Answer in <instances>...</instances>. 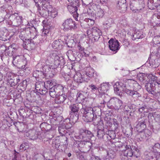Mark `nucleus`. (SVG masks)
Wrapping results in <instances>:
<instances>
[{
    "label": "nucleus",
    "mask_w": 160,
    "mask_h": 160,
    "mask_svg": "<svg viewBox=\"0 0 160 160\" xmlns=\"http://www.w3.org/2000/svg\"><path fill=\"white\" fill-rule=\"evenodd\" d=\"M115 145L116 146H117L118 147L120 148H122L123 147H124L125 148L126 146L124 145L122 142H117L116 143Z\"/></svg>",
    "instance_id": "48"
},
{
    "label": "nucleus",
    "mask_w": 160,
    "mask_h": 160,
    "mask_svg": "<svg viewBox=\"0 0 160 160\" xmlns=\"http://www.w3.org/2000/svg\"><path fill=\"white\" fill-rule=\"evenodd\" d=\"M151 109L150 108L144 105L141 108H140L138 109V111L139 112L143 113L145 115L146 113L149 112Z\"/></svg>",
    "instance_id": "32"
},
{
    "label": "nucleus",
    "mask_w": 160,
    "mask_h": 160,
    "mask_svg": "<svg viewBox=\"0 0 160 160\" xmlns=\"http://www.w3.org/2000/svg\"><path fill=\"white\" fill-rule=\"evenodd\" d=\"M17 155L15 154V156H14V159H13L12 160H17Z\"/></svg>",
    "instance_id": "64"
},
{
    "label": "nucleus",
    "mask_w": 160,
    "mask_h": 160,
    "mask_svg": "<svg viewBox=\"0 0 160 160\" xmlns=\"http://www.w3.org/2000/svg\"><path fill=\"white\" fill-rule=\"evenodd\" d=\"M78 48L79 50V52H82L83 50H84V48L83 47L80 46V45L78 46Z\"/></svg>",
    "instance_id": "54"
},
{
    "label": "nucleus",
    "mask_w": 160,
    "mask_h": 160,
    "mask_svg": "<svg viewBox=\"0 0 160 160\" xmlns=\"http://www.w3.org/2000/svg\"><path fill=\"white\" fill-rule=\"evenodd\" d=\"M23 57L22 56L18 55H13V61L12 63L14 66H17L18 64L22 65L23 63L22 59Z\"/></svg>",
    "instance_id": "17"
},
{
    "label": "nucleus",
    "mask_w": 160,
    "mask_h": 160,
    "mask_svg": "<svg viewBox=\"0 0 160 160\" xmlns=\"http://www.w3.org/2000/svg\"><path fill=\"white\" fill-rule=\"evenodd\" d=\"M117 6L120 9H125L127 8L126 0H118Z\"/></svg>",
    "instance_id": "28"
},
{
    "label": "nucleus",
    "mask_w": 160,
    "mask_h": 160,
    "mask_svg": "<svg viewBox=\"0 0 160 160\" xmlns=\"http://www.w3.org/2000/svg\"><path fill=\"white\" fill-rule=\"evenodd\" d=\"M122 104L123 102L121 100L117 98H113L108 102L107 105L110 109L118 111L120 109Z\"/></svg>",
    "instance_id": "4"
},
{
    "label": "nucleus",
    "mask_w": 160,
    "mask_h": 160,
    "mask_svg": "<svg viewBox=\"0 0 160 160\" xmlns=\"http://www.w3.org/2000/svg\"><path fill=\"white\" fill-rule=\"evenodd\" d=\"M49 33V32L48 30H45L42 31L43 35H47Z\"/></svg>",
    "instance_id": "55"
},
{
    "label": "nucleus",
    "mask_w": 160,
    "mask_h": 160,
    "mask_svg": "<svg viewBox=\"0 0 160 160\" xmlns=\"http://www.w3.org/2000/svg\"><path fill=\"white\" fill-rule=\"evenodd\" d=\"M10 18L12 19V24L14 26H18L22 22V17L19 16L17 13L11 15Z\"/></svg>",
    "instance_id": "12"
},
{
    "label": "nucleus",
    "mask_w": 160,
    "mask_h": 160,
    "mask_svg": "<svg viewBox=\"0 0 160 160\" xmlns=\"http://www.w3.org/2000/svg\"><path fill=\"white\" fill-rule=\"evenodd\" d=\"M12 75L11 73H8L5 76L4 80L7 83H10V81L12 79V77H13V76Z\"/></svg>",
    "instance_id": "37"
},
{
    "label": "nucleus",
    "mask_w": 160,
    "mask_h": 160,
    "mask_svg": "<svg viewBox=\"0 0 160 160\" xmlns=\"http://www.w3.org/2000/svg\"><path fill=\"white\" fill-rule=\"evenodd\" d=\"M141 119H142L139 121L137 125L136 128L138 132H142V131L144 130L146 128V126L145 123V119L144 118H141Z\"/></svg>",
    "instance_id": "15"
},
{
    "label": "nucleus",
    "mask_w": 160,
    "mask_h": 160,
    "mask_svg": "<svg viewBox=\"0 0 160 160\" xmlns=\"http://www.w3.org/2000/svg\"><path fill=\"white\" fill-rule=\"evenodd\" d=\"M85 21L88 22L89 25L92 26L94 23V21L91 19H86Z\"/></svg>",
    "instance_id": "46"
},
{
    "label": "nucleus",
    "mask_w": 160,
    "mask_h": 160,
    "mask_svg": "<svg viewBox=\"0 0 160 160\" xmlns=\"http://www.w3.org/2000/svg\"><path fill=\"white\" fill-rule=\"evenodd\" d=\"M130 72L132 73V74L130 73V75H131L130 76H136V73H135L134 70L131 71H130Z\"/></svg>",
    "instance_id": "56"
},
{
    "label": "nucleus",
    "mask_w": 160,
    "mask_h": 160,
    "mask_svg": "<svg viewBox=\"0 0 160 160\" xmlns=\"http://www.w3.org/2000/svg\"><path fill=\"white\" fill-rule=\"evenodd\" d=\"M58 131L59 132V133L61 135H63V134L62 132V131L61 130V128L60 127H59L58 128Z\"/></svg>",
    "instance_id": "61"
},
{
    "label": "nucleus",
    "mask_w": 160,
    "mask_h": 160,
    "mask_svg": "<svg viewBox=\"0 0 160 160\" xmlns=\"http://www.w3.org/2000/svg\"><path fill=\"white\" fill-rule=\"evenodd\" d=\"M10 83H7V84L10 85L11 87L15 85V83L13 81V79L10 81Z\"/></svg>",
    "instance_id": "53"
},
{
    "label": "nucleus",
    "mask_w": 160,
    "mask_h": 160,
    "mask_svg": "<svg viewBox=\"0 0 160 160\" xmlns=\"http://www.w3.org/2000/svg\"><path fill=\"white\" fill-rule=\"evenodd\" d=\"M49 15L52 18H54L57 15L58 12L55 9L51 8V10H48Z\"/></svg>",
    "instance_id": "35"
},
{
    "label": "nucleus",
    "mask_w": 160,
    "mask_h": 160,
    "mask_svg": "<svg viewBox=\"0 0 160 160\" xmlns=\"http://www.w3.org/2000/svg\"><path fill=\"white\" fill-rule=\"evenodd\" d=\"M132 39L134 40L137 39L142 38L144 37V35L142 34V32L137 31L132 35Z\"/></svg>",
    "instance_id": "29"
},
{
    "label": "nucleus",
    "mask_w": 160,
    "mask_h": 160,
    "mask_svg": "<svg viewBox=\"0 0 160 160\" xmlns=\"http://www.w3.org/2000/svg\"><path fill=\"white\" fill-rule=\"evenodd\" d=\"M107 1L108 0H100V2L102 4H104L106 3Z\"/></svg>",
    "instance_id": "58"
},
{
    "label": "nucleus",
    "mask_w": 160,
    "mask_h": 160,
    "mask_svg": "<svg viewBox=\"0 0 160 160\" xmlns=\"http://www.w3.org/2000/svg\"><path fill=\"white\" fill-rule=\"evenodd\" d=\"M61 41V40H56L54 41L52 44L53 48L57 49L62 48V44Z\"/></svg>",
    "instance_id": "27"
},
{
    "label": "nucleus",
    "mask_w": 160,
    "mask_h": 160,
    "mask_svg": "<svg viewBox=\"0 0 160 160\" xmlns=\"http://www.w3.org/2000/svg\"><path fill=\"white\" fill-rule=\"evenodd\" d=\"M54 57L55 54L50 55L48 57V61L46 62L47 65L46 66H47L48 64L51 65L52 64L54 63V61H55L54 60Z\"/></svg>",
    "instance_id": "33"
},
{
    "label": "nucleus",
    "mask_w": 160,
    "mask_h": 160,
    "mask_svg": "<svg viewBox=\"0 0 160 160\" xmlns=\"http://www.w3.org/2000/svg\"><path fill=\"white\" fill-rule=\"evenodd\" d=\"M88 36L93 41H96L98 40L100 35H102L101 32L97 27H94L91 29H88L87 31Z\"/></svg>",
    "instance_id": "5"
},
{
    "label": "nucleus",
    "mask_w": 160,
    "mask_h": 160,
    "mask_svg": "<svg viewBox=\"0 0 160 160\" xmlns=\"http://www.w3.org/2000/svg\"><path fill=\"white\" fill-rule=\"evenodd\" d=\"M70 37V36L69 35L68 36H67L65 37V39L66 40V41H67L68 42H69V41L67 39H68V38Z\"/></svg>",
    "instance_id": "62"
},
{
    "label": "nucleus",
    "mask_w": 160,
    "mask_h": 160,
    "mask_svg": "<svg viewBox=\"0 0 160 160\" xmlns=\"http://www.w3.org/2000/svg\"><path fill=\"white\" fill-rule=\"evenodd\" d=\"M109 88V84L108 82H105L100 84L98 90L100 91L101 92H105Z\"/></svg>",
    "instance_id": "21"
},
{
    "label": "nucleus",
    "mask_w": 160,
    "mask_h": 160,
    "mask_svg": "<svg viewBox=\"0 0 160 160\" xmlns=\"http://www.w3.org/2000/svg\"><path fill=\"white\" fill-rule=\"evenodd\" d=\"M54 60V63L52 64L51 65L48 64L47 66H45L44 68L46 69H47L48 71H49L50 69L55 68L56 66L64 64L65 63V60L62 57H59L55 54Z\"/></svg>",
    "instance_id": "7"
},
{
    "label": "nucleus",
    "mask_w": 160,
    "mask_h": 160,
    "mask_svg": "<svg viewBox=\"0 0 160 160\" xmlns=\"http://www.w3.org/2000/svg\"><path fill=\"white\" fill-rule=\"evenodd\" d=\"M156 86H157V88H158V91L160 92V83L158 82V84H157Z\"/></svg>",
    "instance_id": "59"
},
{
    "label": "nucleus",
    "mask_w": 160,
    "mask_h": 160,
    "mask_svg": "<svg viewBox=\"0 0 160 160\" xmlns=\"http://www.w3.org/2000/svg\"><path fill=\"white\" fill-rule=\"evenodd\" d=\"M160 19V12H158V13H155L153 14L152 17V19L153 22H154L155 23L158 24V21H159V19Z\"/></svg>",
    "instance_id": "34"
},
{
    "label": "nucleus",
    "mask_w": 160,
    "mask_h": 160,
    "mask_svg": "<svg viewBox=\"0 0 160 160\" xmlns=\"http://www.w3.org/2000/svg\"><path fill=\"white\" fill-rule=\"evenodd\" d=\"M26 143H23L20 146V149H26V148L25 147L26 146Z\"/></svg>",
    "instance_id": "52"
},
{
    "label": "nucleus",
    "mask_w": 160,
    "mask_h": 160,
    "mask_svg": "<svg viewBox=\"0 0 160 160\" xmlns=\"http://www.w3.org/2000/svg\"><path fill=\"white\" fill-rule=\"evenodd\" d=\"M79 53L82 57H87L88 56V54H86L84 52V50L82 52H80Z\"/></svg>",
    "instance_id": "50"
},
{
    "label": "nucleus",
    "mask_w": 160,
    "mask_h": 160,
    "mask_svg": "<svg viewBox=\"0 0 160 160\" xmlns=\"http://www.w3.org/2000/svg\"><path fill=\"white\" fill-rule=\"evenodd\" d=\"M155 87L153 84L150 82L146 83L145 85L146 89L147 91L149 93L152 94H153Z\"/></svg>",
    "instance_id": "25"
},
{
    "label": "nucleus",
    "mask_w": 160,
    "mask_h": 160,
    "mask_svg": "<svg viewBox=\"0 0 160 160\" xmlns=\"http://www.w3.org/2000/svg\"><path fill=\"white\" fill-rule=\"evenodd\" d=\"M31 31L30 28L20 29L19 38L24 42L27 40H29L30 38H32L31 36L32 32Z\"/></svg>",
    "instance_id": "8"
},
{
    "label": "nucleus",
    "mask_w": 160,
    "mask_h": 160,
    "mask_svg": "<svg viewBox=\"0 0 160 160\" xmlns=\"http://www.w3.org/2000/svg\"><path fill=\"white\" fill-rule=\"evenodd\" d=\"M94 70L93 68L90 67L88 68L86 72L85 75L87 77L86 79L88 80L90 78H91L94 76Z\"/></svg>",
    "instance_id": "24"
},
{
    "label": "nucleus",
    "mask_w": 160,
    "mask_h": 160,
    "mask_svg": "<svg viewBox=\"0 0 160 160\" xmlns=\"http://www.w3.org/2000/svg\"><path fill=\"white\" fill-rule=\"evenodd\" d=\"M63 87L61 85H58L57 86L52 87L49 89V94L51 97L54 98L56 97L60 92L62 91Z\"/></svg>",
    "instance_id": "10"
},
{
    "label": "nucleus",
    "mask_w": 160,
    "mask_h": 160,
    "mask_svg": "<svg viewBox=\"0 0 160 160\" xmlns=\"http://www.w3.org/2000/svg\"><path fill=\"white\" fill-rule=\"evenodd\" d=\"M66 97L67 96L65 95L62 94L60 95L59 93L55 98V102L56 103L58 104L62 103L66 99Z\"/></svg>",
    "instance_id": "20"
},
{
    "label": "nucleus",
    "mask_w": 160,
    "mask_h": 160,
    "mask_svg": "<svg viewBox=\"0 0 160 160\" xmlns=\"http://www.w3.org/2000/svg\"><path fill=\"white\" fill-rule=\"evenodd\" d=\"M35 89L38 92L42 91L43 90L41 88V85L38 83H36L35 85Z\"/></svg>",
    "instance_id": "44"
},
{
    "label": "nucleus",
    "mask_w": 160,
    "mask_h": 160,
    "mask_svg": "<svg viewBox=\"0 0 160 160\" xmlns=\"http://www.w3.org/2000/svg\"><path fill=\"white\" fill-rule=\"evenodd\" d=\"M128 83L129 85L125 86L124 88L122 89V88L119 83L116 82L113 86L114 90L116 93L117 94H119V92L122 90L128 95L134 98L140 97L141 94L139 93L135 90H132V89L136 90L137 87H140L137 82L133 79H129L128 80Z\"/></svg>",
    "instance_id": "1"
},
{
    "label": "nucleus",
    "mask_w": 160,
    "mask_h": 160,
    "mask_svg": "<svg viewBox=\"0 0 160 160\" xmlns=\"http://www.w3.org/2000/svg\"><path fill=\"white\" fill-rule=\"evenodd\" d=\"M108 46L110 49L116 53L120 48V44L118 40L111 39L108 41Z\"/></svg>",
    "instance_id": "11"
},
{
    "label": "nucleus",
    "mask_w": 160,
    "mask_h": 160,
    "mask_svg": "<svg viewBox=\"0 0 160 160\" xmlns=\"http://www.w3.org/2000/svg\"><path fill=\"white\" fill-rule=\"evenodd\" d=\"M94 125H97L98 127L99 126V124L101 126V129L99 128V127L98 128V131L97 132V135L99 137L100 136H103L104 135V127L102 123V121L100 120L99 123L98 124H96L95 122H93Z\"/></svg>",
    "instance_id": "19"
},
{
    "label": "nucleus",
    "mask_w": 160,
    "mask_h": 160,
    "mask_svg": "<svg viewBox=\"0 0 160 160\" xmlns=\"http://www.w3.org/2000/svg\"><path fill=\"white\" fill-rule=\"evenodd\" d=\"M144 102H147L152 103L154 102V100L149 97H147L144 100Z\"/></svg>",
    "instance_id": "47"
},
{
    "label": "nucleus",
    "mask_w": 160,
    "mask_h": 160,
    "mask_svg": "<svg viewBox=\"0 0 160 160\" xmlns=\"http://www.w3.org/2000/svg\"><path fill=\"white\" fill-rule=\"evenodd\" d=\"M84 75L83 76L80 73L78 72L74 76L73 79L74 81L78 83H81L85 81H87V80L85 79L84 77Z\"/></svg>",
    "instance_id": "14"
},
{
    "label": "nucleus",
    "mask_w": 160,
    "mask_h": 160,
    "mask_svg": "<svg viewBox=\"0 0 160 160\" xmlns=\"http://www.w3.org/2000/svg\"><path fill=\"white\" fill-rule=\"evenodd\" d=\"M82 2L83 3V4H84L85 5H86V6L88 5L89 4H90V3H88V2H86L85 3L84 2V1L83 0H82Z\"/></svg>",
    "instance_id": "60"
},
{
    "label": "nucleus",
    "mask_w": 160,
    "mask_h": 160,
    "mask_svg": "<svg viewBox=\"0 0 160 160\" xmlns=\"http://www.w3.org/2000/svg\"><path fill=\"white\" fill-rule=\"evenodd\" d=\"M154 147H157L158 148H160V144L159 143H157L155 144Z\"/></svg>",
    "instance_id": "57"
},
{
    "label": "nucleus",
    "mask_w": 160,
    "mask_h": 160,
    "mask_svg": "<svg viewBox=\"0 0 160 160\" xmlns=\"http://www.w3.org/2000/svg\"><path fill=\"white\" fill-rule=\"evenodd\" d=\"M79 135L78 136L77 139L80 141H88L87 135L86 131L83 129H81L79 130Z\"/></svg>",
    "instance_id": "16"
},
{
    "label": "nucleus",
    "mask_w": 160,
    "mask_h": 160,
    "mask_svg": "<svg viewBox=\"0 0 160 160\" xmlns=\"http://www.w3.org/2000/svg\"><path fill=\"white\" fill-rule=\"evenodd\" d=\"M89 87L91 89V92H94L98 89V88L96 86L92 84L89 85Z\"/></svg>",
    "instance_id": "42"
},
{
    "label": "nucleus",
    "mask_w": 160,
    "mask_h": 160,
    "mask_svg": "<svg viewBox=\"0 0 160 160\" xmlns=\"http://www.w3.org/2000/svg\"><path fill=\"white\" fill-rule=\"evenodd\" d=\"M141 133L143 134V138L149 137L151 134V131L148 129L144 130L143 133L142 132Z\"/></svg>",
    "instance_id": "38"
},
{
    "label": "nucleus",
    "mask_w": 160,
    "mask_h": 160,
    "mask_svg": "<svg viewBox=\"0 0 160 160\" xmlns=\"http://www.w3.org/2000/svg\"><path fill=\"white\" fill-rule=\"evenodd\" d=\"M84 96L82 94L78 93L77 94V99L80 100H82L84 99Z\"/></svg>",
    "instance_id": "45"
},
{
    "label": "nucleus",
    "mask_w": 160,
    "mask_h": 160,
    "mask_svg": "<svg viewBox=\"0 0 160 160\" xmlns=\"http://www.w3.org/2000/svg\"><path fill=\"white\" fill-rule=\"evenodd\" d=\"M62 26L65 31H68L76 28L75 22L70 18L64 21L62 24Z\"/></svg>",
    "instance_id": "9"
},
{
    "label": "nucleus",
    "mask_w": 160,
    "mask_h": 160,
    "mask_svg": "<svg viewBox=\"0 0 160 160\" xmlns=\"http://www.w3.org/2000/svg\"><path fill=\"white\" fill-rule=\"evenodd\" d=\"M0 33L1 35H2V36L3 38L4 37H8L9 35L8 31L6 29H5L4 32H3V31H1L0 32Z\"/></svg>",
    "instance_id": "40"
},
{
    "label": "nucleus",
    "mask_w": 160,
    "mask_h": 160,
    "mask_svg": "<svg viewBox=\"0 0 160 160\" xmlns=\"http://www.w3.org/2000/svg\"><path fill=\"white\" fill-rule=\"evenodd\" d=\"M93 159H94L93 160H100V158L98 157H94Z\"/></svg>",
    "instance_id": "63"
},
{
    "label": "nucleus",
    "mask_w": 160,
    "mask_h": 160,
    "mask_svg": "<svg viewBox=\"0 0 160 160\" xmlns=\"http://www.w3.org/2000/svg\"><path fill=\"white\" fill-rule=\"evenodd\" d=\"M157 39H158V41H157V43L160 44V42L159 41V39H160V37L157 36L153 38V41L154 42L156 41Z\"/></svg>",
    "instance_id": "49"
},
{
    "label": "nucleus",
    "mask_w": 160,
    "mask_h": 160,
    "mask_svg": "<svg viewBox=\"0 0 160 160\" xmlns=\"http://www.w3.org/2000/svg\"><path fill=\"white\" fill-rule=\"evenodd\" d=\"M67 8L71 13L73 14V17L76 20V18L78 17V14L77 12V11L78 10L77 7L76 6H74L71 5H68L67 7Z\"/></svg>",
    "instance_id": "22"
},
{
    "label": "nucleus",
    "mask_w": 160,
    "mask_h": 160,
    "mask_svg": "<svg viewBox=\"0 0 160 160\" xmlns=\"http://www.w3.org/2000/svg\"><path fill=\"white\" fill-rule=\"evenodd\" d=\"M130 8L132 12L136 13L142 12L144 8L143 0H130Z\"/></svg>",
    "instance_id": "3"
},
{
    "label": "nucleus",
    "mask_w": 160,
    "mask_h": 160,
    "mask_svg": "<svg viewBox=\"0 0 160 160\" xmlns=\"http://www.w3.org/2000/svg\"><path fill=\"white\" fill-rule=\"evenodd\" d=\"M96 117V113H88L87 114H83L82 116V119L85 121L88 122L94 120Z\"/></svg>",
    "instance_id": "13"
},
{
    "label": "nucleus",
    "mask_w": 160,
    "mask_h": 160,
    "mask_svg": "<svg viewBox=\"0 0 160 160\" xmlns=\"http://www.w3.org/2000/svg\"><path fill=\"white\" fill-rule=\"evenodd\" d=\"M80 106H82V105L81 104L76 103L71 105L69 106V108L72 112L70 113L71 116L70 118L66 119L65 120L69 122L71 125L76 122L78 119L79 115L78 113L79 110Z\"/></svg>",
    "instance_id": "2"
},
{
    "label": "nucleus",
    "mask_w": 160,
    "mask_h": 160,
    "mask_svg": "<svg viewBox=\"0 0 160 160\" xmlns=\"http://www.w3.org/2000/svg\"><path fill=\"white\" fill-rule=\"evenodd\" d=\"M156 114H155L154 115V116L155 117V119L157 121H160V115H157V116H156Z\"/></svg>",
    "instance_id": "51"
},
{
    "label": "nucleus",
    "mask_w": 160,
    "mask_h": 160,
    "mask_svg": "<svg viewBox=\"0 0 160 160\" xmlns=\"http://www.w3.org/2000/svg\"><path fill=\"white\" fill-rule=\"evenodd\" d=\"M99 108L98 107H95L92 108V107H86L82 110V112L83 111V115L86 114H88V113H96V110H99Z\"/></svg>",
    "instance_id": "18"
},
{
    "label": "nucleus",
    "mask_w": 160,
    "mask_h": 160,
    "mask_svg": "<svg viewBox=\"0 0 160 160\" xmlns=\"http://www.w3.org/2000/svg\"><path fill=\"white\" fill-rule=\"evenodd\" d=\"M44 85L46 86L47 88H50L51 86L54 87L57 86L56 85V81L55 80H52L51 81L48 80L44 83Z\"/></svg>",
    "instance_id": "31"
},
{
    "label": "nucleus",
    "mask_w": 160,
    "mask_h": 160,
    "mask_svg": "<svg viewBox=\"0 0 160 160\" xmlns=\"http://www.w3.org/2000/svg\"><path fill=\"white\" fill-rule=\"evenodd\" d=\"M115 156L116 153L114 151L109 150L107 152V158L109 160H113Z\"/></svg>",
    "instance_id": "30"
},
{
    "label": "nucleus",
    "mask_w": 160,
    "mask_h": 160,
    "mask_svg": "<svg viewBox=\"0 0 160 160\" xmlns=\"http://www.w3.org/2000/svg\"><path fill=\"white\" fill-rule=\"evenodd\" d=\"M104 11L99 6L97 7L95 14L97 17H102L104 15Z\"/></svg>",
    "instance_id": "36"
},
{
    "label": "nucleus",
    "mask_w": 160,
    "mask_h": 160,
    "mask_svg": "<svg viewBox=\"0 0 160 160\" xmlns=\"http://www.w3.org/2000/svg\"><path fill=\"white\" fill-rule=\"evenodd\" d=\"M137 78L140 81H142L145 78V74L140 73L137 75Z\"/></svg>",
    "instance_id": "41"
},
{
    "label": "nucleus",
    "mask_w": 160,
    "mask_h": 160,
    "mask_svg": "<svg viewBox=\"0 0 160 160\" xmlns=\"http://www.w3.org/2000/svg\"><path fill=\"white\" fill-rule=\"evenodd\" d=\"M153 153H149L146 155V160H158L157 159H156V158H154L152 156V154Z\"/></svg>",
    "instance_id": "39"
},
{
    "label": "nucleus",
    "mask_w": 160,
    "mask_h": 160,
    "mask_svg": "<svg viewBox=\"0 0 160 160\" xmlns=\"http://www.w3.org/2000/svg\"><path fill=\"white\" fill-rule=\"evenodd\" d=\"M130 73L132 74V72H130V71L128 70H123L122 72V74L123 76L128 75L131 76Z\"/></svg>",
    "instance_id": "43"
},
{
    "label": "nucleus",
    "mask_w": 160,
    "mask_h": 160,
    "mask_svg": "<svg viewBox=\"0 0 160 160\" xmlns=\"http://www.w3.org/2000/svg\"><path fill=\"white\" fill-rule=\"evenodd\" d=\"M147 78L149 79V82L153 84L154 86H155L158 84V82H157L158 78L157 77L150 74L148 75Z\"/></svg>",
    "instance_id": "23"
},
{
    "label": "nucleus",
    "mask_w": 160,
    "mask_h": 160,
    "mask_svg": "<svg viewBox=\"0 0 160 160\" xmlns=\"http://www.w3.org/2000/svg\"><path fill=\"white\" fill-rule=\"evenodd\" d=\"M126 149L124 152V155L126 157H132L133 155L136 158L138 157L140 155V151L137 148L132 147L131 148L130 145H127L125 146Z\"/></svg>",
    "instance_id": "6"
},
{
    "label": "nucleus",
    "mask_w": 160,
    "mask_h": 160,
    "mask_svg": "<svg viewBox=\"0 0 160 160\" xmlns=\"http://www.w3.org/2000/svg\"><path fill=\"white\" fill-rule=\"evenodd\" d=\"M7 14V12L6 11L5 8L4 7H2L0 9V22L4 20L5 16Z\"/></svg>",
    "instance_id": "26"
}]
</instances>
